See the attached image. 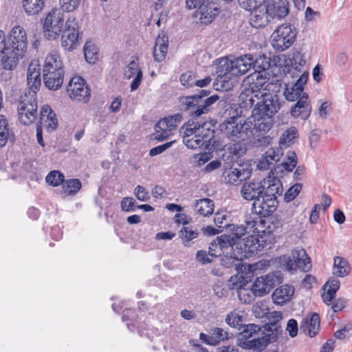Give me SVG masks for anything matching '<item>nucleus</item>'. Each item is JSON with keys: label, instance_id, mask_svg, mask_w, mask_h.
<instances>
[{"label": "nucleus", "instance_id": "a19ab883", "mask_svg": "<svg viewBox=\"0 0 352 352\" xmlns=\"http://www.w3.org/2000/svg\"><path fill=\"white\" fill-rule=\"evenodd\" d=\"M45 0H22V6L28 15L38 14L45 7Z\"/></svg>", "mask_w": 352, "mask_h": 352}, {"label": "nucleus", "instance_id": "5701e85b", "mask_svg": "<svg viewBox=\"0 0 352 352\" xmlns=\"http://www.w3.org/2000/svg\"><path fill=\"white\" fill-rule=\"evenodd\" d=\"M27 83L29 91L34 94L39 90L41 85V73L39 65L36 63H30L27 72Z\"/></svg>", "mask_w": 352, "mask_h": 352}, {"label": "nucleus", "instance_id": "4c0bfd02", "mask_svg": "<svg viewBox=\"0 0 352 352\" xmlns=\"http://www.w3.org/2000/svg\"><path fill=\"white\" fill-rule=\"evenodd\" d=\"M214 205L212 200L208 198L197 200L195 204V210L203 217H208L214 212Z\"/></svg>", "mask_w": 352, "mask_h": 352}, {"label": "nucleus", "instance_id": "b1692460", "mask_svg": "<svg viewBox=\"0 0 352 352\" xmlns=\"http://www.w3.org/2000/svg\"><path fill=\"white\" fill-rule=\"evenodd\" d=\"M252 11L250 23L256 28L266 26L272 19L265 5H261Z\"/></svg>", "mask_w": 352, "mask_h": 352}, {"label": "nucleus", "instance_id": "f03ea898", "mask_svg": "<svg viewBox=\"0 0 352 352\" xmlns=\"http://www.w3.org/2000/svg\"><path fill=\"white\" fill-rule=\"evenodd\" d=\"M254 64V56L246 54L234 59L222 58L217 69V84L221 85L223 89H231L235 82V78L245 74Z\"/></svg>", "mask_w": 352, "mask_h": 352}, {"label": "nucleus", "instance_id": "774afa93", "mask_svg": "<svg viewBox=\"0 0 352 352\" xmlns=\"http://www.w3.org/2000/svg\"><path fill=\"white\" fill-rule=\"evenodd\" d=\"M180 82L182 85L186 87H191L195 85V78L192 72H186L180 76Z\"/></svg>", "mask_w": 352, "mask_h": 352}, {"label": "nucleus", "instance_id": "9b49d317", "mask_svg": "<svg viewBox=\"0 0 352 352\" xmlns=\"http://www.w3.org/2000/svg\"><path fill=\"white\" fill-rule=\"evenodd\" d=\"M67 91L72 100L83 102H87L89 100L90 90L85 80L80 76H74L70 80Z\"/></svg>", "mask_w": 352, "mask_h": 352}, {"label": "nucleus", "instance_id": "c03bdc74", "mask_svg": "<svg viewBox=\"0 0 352 352\" xmlns=\"http://www.w3.org/2000/svg\"><path fill=\"white\" fill-rule=\"evenodd\" d=\"M221 253H228V250H233L236 245L235 239L230 235L223 234L214 240Z\"/></svg>", "mask_w": 352, "mask_h": 352}, {"label": "nucleus", "instance_id": "dca6fc26", "mask_svg": "<svg viewBox=\"0 0 352 352\" xmlns=\"http://www.w3.org/2000/svg\"><path fill=\"white\" fill-rule=\"evenodd\" d=\"M219 14V8L212 0L206 1L195 12V17L202 24H209Z\"/></svg>", "mask_w": 352, "mask_h": 352}, {"label": "nucleus", "instance_id": "ddd939ff", "mask_svg": "<svg viewBox=\"0 0 352 352\" xmlns=\"http://www.w3.org/2000/svg\"><path fill=\"white\" fill-rule=\"evenodd\" d=\"M308 78L309 72H303L295 83L286 85L284 91V96L286 100L294 102L300 100L305 96H308L304 91V86L306 85Z\"/></svg>", "mask_w": 352, "mask_h": 352}, {"label": "nucleus", "instance_id": "8fccbe9b", "mask_svg": "<svg viewBox=\"0 0 352 352\" xmlns=\"http://www.w3.org/2000/svg\"><path fill=\"white\" fill-rule=\"evenodd\" d=\"M63 184L64 192L67 195L76 194L82 186L80 181L78 179H68Z\"/></svg>", "mask_w": 352, "mask_h": 352}, {"label": "nucleus", "instance_id": "6e6d98bb", "mask_svg": "<svg viewBox=\"0 0 352 352\" xmlns=\"http://www.w3.org/2000/svg\"><path fill=\"white\" fill-rule=\"evenodd\" d=\"M297 164V156L294 151H289L282 162L281 166L283 168L289 172L293 170Z\"/></svg>", "mask_w": 352, "mask_h": 352}, {"label": "nucleus", "instance_id": "cd10ccee", "mask_svg": "<svg viewBox=\"0 0 352 352\" xmlns=\"http://www.w3.org/2000/svg\"><path fill=\"white\" fill-rule=\"evenodd\" d=\"M246 226L243 225H232L230 226L231 234L230 236H233L234 239H239L245 234H255L256 232V221H255L251 217H247L245 221Z\"/></svg>", "mask_w": 352, "mask_h": 352}, {"label": "nucleus", "instance_id": "c756f323", "mask_svg": "<svg viewBox=\"0 0 352 352\" xmlns=\"http://www.w3.org/2000/svg\"><path fill=\"white\" fill-rule=\"evenodd\" d=\"M292 256L298 269L305 272L311 270V259L304 248L301 247L294 248L292 252Z\"/></svg>", "mask_w": 352, "mask_h": 352}, {"label": "nucleus", "instance_id": "2f4dec72", "mask_svg": "<svg viewBox=\"0 0 352 352\" xmlns=\"http://www.w3.org/2000/svg\"><path fill=\"white\" fill-rule=\"evenodd\" d=\"M202 95L192 96H183L179 98V107L183 111H190L192 116L195 117L194 112L199 107L201 102V98L208 95L206 90H202Z\"/></svg>", "mask_w": 352, "mask_h": 352}, {"label": "nucleus", "instance_id": "79ce46f5", "mask_svg": "<svg viewBox=\"0 0 352 352\" xmlns=\"http://www.w3.org/2000/svg\"><path fill=\"white\" fill-rule=\"evenodd\" d=\"M270 335L264 334L262 336L246 340L244 346L249 349L262 351L270 343Z\"/></svg>", "mask_w": 352, "mask_h": 352}, {"label": "nucleus", "instance_id": "bf43d9fd", "mask_svg": "<svg viewBox=\"0 0 352 352\" xmlns=\"http://www.w3.org/2000/svg\"><path fill=\"white\" fill-rule=\"evenodd\" d=\"M46 182L53 186H57L64 182V175L58 170H52L46 176Z\"/></svg>", "mask_w": 352, "mask_h": 352}, {"label": "nucleus", "instance_id": "6ab92c4d", "mask_svg": "<svg viewBox=\"0 0 352 352\" xmlns=\"http://www.w3.org/2000/svg\"><path fill=\"white\" fill-rule=\"evenodd\" d=\"M265 6L272 19L284 18L289 13L287 0H266Z\"/></svg>", "mask_w": 352, "mask_h": 352}, {"label": "nucleus", "instance_id": "f8f14e48", "mask_svg": "<svg viewBox=\"0 0 352 352\" xmlns=\"http://www.w3.org/2000/svg\"><path fill=\"white\" fill-rule=\"evenodd\" d=\"M182 116L176 114L173 116L161 119L155 126V139L163 141L167 139L176 130L178 124L181 122Z\"/></svg>", "mask_w": 352, "mask_h": 352}, {"label": "nucleus", "instance_id": "3c124183", "mask_svg": "<svg viewBox=\"0 0 352 352\" xmlns=\"http://www.w3.org/2000/svg\"><path fill=\"white\" fill-rule=\"evenodd\" d=\"M214 221L215 225L224 228L230 226V214L226 210H220L214 213Z\"/></svg>", "mask_w": 352, "mask_h": 352}, {"label": "nucleus", "instance_id": "9d476101", "mask_svg": "<svg viewBox=\"0 0 352 352\" xmlns=\"http://www.w3.org/2000/svg\"><path fill=\"white\" fill-rule=\"evenodd\" d=\"M65 28L61 36V45L65 50L72 51L79 45V25L76 19L69 16L65 21Z\"/></svg>", "mask_w": 352, "mask_h": 352}, {"label": "nucleus", "instance_id": "ea45409f", "mask_svg": "<svg viewBox=\"0 0 352 352\" xmlns=\"http://www.w3.org/2000/svg\"><path fill=\"white\" fill-rule=\"evenodd\" d=\"M12 50L7 44L6 40V35L3 31L0 30V65L6 69H12L13 67H7V63L9 60V52Z\"/></svg>", "mask_w": 352, "mask_h": 352}, {"label": "nucleus", "instance_id": "7ed1b4c3", "mask_svg": "<svg viewBox=\"0 0 352 352\" xmlns=\"http://www.w3.org/2000/svg\"><path fill=\"white\" fill-rule=\"evenodd\" d=\"M260 98H262V100L252 110L251 117L253 118L256 131L265 133L272 127L273 118L280 109V102L276 94L264 93Z\"/></svg>", "mask_w": 352, "mask_h": 352}, {"label": "nucleus", "instance_id": "f257e3e1", "mask_svg": "<svg viewBox=\"0 0 352 352\" xmlns=\"http://www.w3.org/2000/svg\"><path fill=\"white\" fill-rule=\"evenodd\" d=\"M226 113L230 118L219 125V129L228 140L236 143L232 153L236 157L241 156L245 151L239 143L249 140L256 130L253 118L250 116L243 122H236V118L241 114V108L236 104H229Z\"/></svg>", "mask_w": 352, "mask_h": 352}, {"label": "nucleus", "instance_id": "5fc2aeb1", "mask_svg": "<svg viewBox=\"0 0 352 352\" xmlns=\"http://www.w3.org/2000/svg\"><path fill=\"white\" fill-rule=\"evenodd\" d=\"M179 236L185 246L189 245V242L198 236V232L191 227H184L179 231Z\"/></svg>", "mask_w": 352, "mask_h": 352}, {"label": "nucleus", "instance_id": "393cba45", "mask_svg": "<svg viewBox=\"0 0 352 352\" xmlns=\"http://www.w3.org/2000/svg\"><path fill=\"white\" fill-rule=\"evenodd\" d=\"M295 289L292 285L285 284L277 287L272 293L273 302L279 305H283L289 301L294 294Z\"/></svg>", "mask_w": 352, "mask_h": 352}, {"label": "nucleus", "instance_id": "4d7b16f0", "mask_svg": "<svg viewBox=\"0 0 352 352\" xmlns=\"http://www.w3.org/2000/svg\"><path fill=\"white\" fill-rule=\"evenodd\" d=\"M82 0H59L60 10L65 12H73L80 6Z\"/></svg>", "mask_w": 352, "mask_h": 352}, {"label": "nucleus", "instance_id": "2eb2a0df", "mask_svg": "<svg viewBox=\"0 0 352 352\" xmlns=\"http://www.w3.org/2000/svg\"><path fill=\"white\" fill-rule=\"evenodd\" d=\"M277 206V200L274 195L263 193L259 199L253 202L252 208L255 212L263 216L270 215Z\"/></svg>", "mask_w": 352, "mask_h": 352}, {"label": "nucleus", "instance_id": "4468645a", "mask_svg": "<svg viewBox=\"0 0 352 352\" xmlns=\"http://www.w3.org/2000/svg\"><path fill=\"white\" fill-rule=\"evenodd\" d=\"M279 281L278 274L270 273L257 278L252 285V289L256 296L261 297L268 294Z\"/></svg>", "mask_w": 352, "mask_h": 352}, {"label": "nucleus", "instance_id": "412c9836", "mask_svg": "<svg viewBox=\"0 0 352 352\" xmlns=\"http://www.w3.org/2000/svg\"><path fill=\"white\" fill-rule=\"evenodd\" d=\"M292 106L290 109V114L294 118L307 120L311 113V105L309 96H305Z\"/></svg>", "mask_w": 352, "mask_h": 352}, {"label": "nucleus", "instance_id": "473e14b6", "mask_svg": "<svg viewBox=\"0 0 352 352\" xmlns=\"http://www.w3.org/2000/svg\"><path fill=\"white\" fill-rule=\"evenodd\" d=\"M320 326V316L316 313L307 316L301 322L300 327L307 330L306 333L311 338L315 337L319 332Z\"/></svg>", "mask_w": 352, "mask_h": 352}, {"label": "nucleus", "instance_id": "20e7f679", "mask_svg": "<svg viewBox=\"0 0 352 352\" xmlns=\"http://www.w3.org/2000/svg\"><path fill=\"white\" fill-rule=\"evenodd\" d=\"M183 142L189 148L207 146L213 137V130L210 124L204 122L201 125L192 123L182 126Z\"/></svg>", "mask_w": 352, "mask_h": 352}, {"label": "nucleus", "instance_id": "f3484780", "mask_svg": "<svg viewBox=\"0 0 352 352\" xmlns=\"http://www.w3.org/2000/svg\"><path fill=\"white\" fill-rule=\"evenodd\" d=\"M265 186L262 182L251 181L245 182L241 189L242 197L248 201H254L259 199L264 193Z\"/></svg>", "mask_w": 352, "mask_h": 352}, {"label": "nucleus", "instance_id": "a18cd8bd", "mask_svg": "<svg viewBox=\"0 0 352 352\" xmlns=\"http://www.w3.org/2000/svg\"><path fill=\"white\" fill-rule=\"evenodd\" d=\"M298 138V131L296 127L291 126L284 131L279 140V145L282 146H287L294 143V140Z\"/></svg>", "mask_w": 352, "mask_h": 352}, {"label": "nucleus", "instance_id": "c9c22d12", "mask_svg": "<svg viewBox=\"0 0 352 352\" xmlns=\"http://www.w3.org/2000/svg\"><path fill=\"white\" fill-rule=\"evenodd\" d=\"M351 265L349 261L342 256H335L332 267V274L336 277L344 278L347 276L351 272Z\"/></svg>", "mask_w": 352, "mask_h": 352}, {"label": "nucleus", "instance_id": "13d9d810", "mask_svg": "<svg viewBox=\"0 0 352 352\" xmlns=\"http://www.w3.org/2000/svg\"><path fill=\"white\" fill-rule=\"evenodd\" d=\"M270 63L266 56H259L257 58H254L253 68L254 72H261L269 69Z\"/></svg>", "mask_w": 352, "mask_h": 352}, {"label": "nucleus", "instance_id": "37998d69", "mask_svg": "<svg viewBox=\"0 0 352 352\" xmlns=\"http://www.w3.org/2000/svg\"><path fill=\"white\" fill-rule=\"evenodd\" d=\"M255 94L252 89H250L243 83V90L239 96V100L241 102V107L243 108L251 107L254 102Z\"/></svg>", "mask_w": 352, "mask_h": 352}, {"label": "nucleus", "instance_id": "0e129e2a", "mask_svg": "<svg viewBox=\"0 0 352 352\" xmlns=\"http://www.w3.org/2000/svg\"><path fill=\"white\" fill-rule=\"evenodd\" d=\"M302 186L300 183H296L291 186L285 193L284 199L287 202L294 200L300 193Z\"/></svg>", "mask_w": 352, "mask_h": 352}, {"label": "nucleus", "instance_id": "052dcab7", "mask_svg": "<svg viewBox=\"0 0 352 352\" xmlns=\"http://www.w3.org/2000/svg\"><path fill=\"white\" fill-rule=\"evenodd\" d=\"M256 296L252 289H248L243 287L238 290V298L241 302L245 304L251 303Z\"/></svg>", "mask_w": 352, "mask_h": 352}, {"label": "nucleus", "instance_id": "f704fd0d", "mask_svg": "<svg viewBox=\"0 0 352 352\" xmlns=\"http://www.w3.org/2000/svg\"><path fill=\"white\" fill-rule=\"evenodd\" d=\"M64 70L43 73L45 85L51 90H56L63 82Z\"/></svg>", "mask_w": 352, "mask_h": 352}, {"label": "nucleus", "instance_id": "de8ad7c7", "mask_svg": "<svg viewBox=\"0 0 352 352\" xmlns=\"http://www.w3.org/2000/svg\"><path fill=\"white\" fill-rule=\"evenodd\" d=\"M218 99L219 96L217 95L208 97L204 101L201 99L199 107H197V109L194 112L195 118L199 117L201 115L206 113L209 111V107L214 104Z\"/></svg>", "mask_w": 352, "mask_h": 352}, {"label": "nucleus", "instance_id": "423d86ee", "mask_svg": "<svg viewBox=\"0 0 352 352\" xmlns=\"http://www.w3.org/2000/svg\"><path fill=\"white\" fill-rule=\"evenodd\" d=\"M42 23L44 36L49 41L56 40L65 26V14L60 8H54L45 15Z\"/></svg>", "mask_w": 352, "mask_h": 352}, {"label": "nucleus", "instance_id": "6e6552de", "mask_svg": "<svg viewBox=\"0 0 352 352\" xmlns=\"http://www.w3.org/2000/svg\"><path fill=\"white\" fill-rule=\"evenodd\" d=\"M296 32L291 24H283L274 31L271 36V44L274 49L283 52L288 49L295 41Z\"/></svg>", "mask_w": 352, "mask_h": 352}, {"label": "nucleus", "instance_id": "72a5a7b5", "mask_svg": "<svg viewBox=\"0 0 352 352\" xmlns=\"http://www.w3.org/2000/svg\"><path fill=\"white\" fill-rule=\"evenodd\" d=\"M59 70H64L62 59L58 52L52 51L45 58L43 65V73Z\"/></svg>", "mask_w": 352, "mask_h": 352}, {"label": "nucleus", "instance_id": "58836bf2", "mask_svg": "<svg viewBox=\"0 0 352 352\" xmlns=\"http://www.w3.org/2000/svg\"><path fill=\"white\" fill-rule=\"evenodd\" d=\"M245 316L244 310L236 309L228 314L226 322L230 327L240 328L245 319Z\"/></svg>", "mask_w": 352, "mask_h": 352}, {"label": "nucleus", "instance_id": "7c9ffc66", "mask_svg": "<svg viewBox=\"0 0 352 352\" xmlns=\"http://www.w3.org/2000/svg\"><path fill=\"white\" fill-rule=\"evenodd\" d=\"M234 265L237 267V274L230 277L229 285L232 289L239 290L240 288H243V285L248 283L252 276L248 270L244 271L242 269V264L237 265L235 263Z\"/></svg>", "mask_w": 352, "mask_h": 352}, {"label": "nucleus", "instance_id": "c85d7f7f", "mask_svg": "<svg viewBox=\"0 0 352 352\" xmlns=\"http://www.w3.org/2000/svg\"><path fill=\"white\" fill-rule=\"evenodd\" d=\"M168 46V37L164 33L158 35L155 40V44L153 48V57L155 61H162L167 54Z\"/></svg>", "mask_w": 352, "mask_h": 352}, {"label": "nucleus", "instance_id": "69168bd1", "mask_svg": "<svg viewBox=\"0 0 352 352\" xmlns=\"http://www.w3.org/2000/svg\"><path fill=\"white\" fill-rule=\"evenodd\" d=\"M283 155V151L280 145L278 147L269 148L264 154L265 157L268 158L273 163L279 161Z\"/></svg>", "mask_w": 352, "mask_h": 352}, {"label": "nucleus", "instance_id": "49530a36", "mask_svg": "<svg viewBox=\"0 0 352 352\" xmlns=\"http://www.w3.org/2000/svg\"><path fill=\"white\" fill-rule=\"evenodd\" d=\"M269 266L270 261L262 259L258 262L252 264L243 263L242 264V269L244 271L248 270L250 272L251 276H253L254 273L265 270Z\"/></svg>", "mask_w": 352, "mask_h": 352}, {"label": "nucleus", "instance_id": "1a4fd4ad", "mask_svg": "<svg viewBox=\"0 0 352 352\" xmlns=\"http://www.w3.org/2000/svg\"><path fill=\"white\" fill-rule=\"evenodd\" d=\"M248 237L243 240V245H240L241 252H233L230 256V258H228V256L225 258H223V265L226 267H230L234 261H239L247 257L251 254L258 253L261 251V245L259 243V239L254 236V234L250 233Z\"/></svg>", "mask_w": 352, "mask_h": 352}, {"label": "nucleus", "instance_id": "4be33fe9", "mask_svg": "<svg viewBox=\"0 0 352 352\" xmlns=\"http://www.w3.org/2000/svg\"><path fill=\"white\" fill-rule=\"evenodd\" d=\"M267 77L261 72H254L246 78L244 84L254 91L256 98H259L262 94L266 93L262 90L263 85L267 82Z\"/></svg>", "mask_w": 352, "mask_h": 352}, {"label": "nucleus", "instance_id": "39448f33", "mask_svg": "<svg viewBox=\"0 0 352 352\" xmlns=\"http://www.w3.org/2000/svg\"><path fill=\"white\" fill-rule=\"evenodd\" d=\"M9 47L12 52H9L7 67H14L19 58H21L27 49V36L25 30L16 25L14 27L9 34Z\"/></svg>", "mask_w": 352, "mask_h": 352}, {"label": "nucleus", "instance_id": "603ef678", "mask_svg": "<svg viewBox=\"0 0 352 352\" xmlns=\"http://www.w3.org/2000/svg\"><path fill=\"white\" fill-rule=\"evenodd\" d=\"M167 0H157L155 2V9L156 11L160 10L159 19L157 21V25L160 26L162 22H165L167 19L168 14V8L166 7Z\"/></svg>", "mask_w": 352, "mask_h": 352}, {"label": "nucleus", "instance_id": "09e8293b", "mask_svg": "<svg viewBox=\"0 0 352 352\" xmlns=\"http://www.w3.org/2000/svg\"><path fill=\"white\" fill-rule=\"evenodd\" d=\"M85 58L89 63H94L98 59V50L91 42H87L84 46Z\"/></svg>", "mask_w": 352, "mask_h": 352}, {"label": "nucleus", "instance_id": "e2e57ef3", "mask_svg": "<svg viewBox=\"0 0 352 352\" xmlns=\"http://www.w3.org/2000/svg\"><path fill=\"white\" fill-rule=\"evenodd\" d=\"M252 312L256 318H263L269 314V309L265 302L259 301L254 305Z\"/></svg>", "mask_w": 352, "mask_h": 352}, {"label": "nucleus", "instance_id": "0eeeda50", "mask_svg": "<svg viewBox=\"0 0 352 352\" xmlns=\"http://www.w3.org/2000/svg\"><path fill=\"white\" fill-rule=\"evenodd\" d=\"M38 104L36 96L34 94H25L21 98L17 107L18 118L20 122L24 125L33 123L38 116Z\"/></svg>", "mask_w": 352, "mask_h": 352}, {"label": "nucleus", "instance_id": "e433bc0d", "mask_svg": "<svg viewBox=\"0 0 352 352\" xmlns=\"http://www.w3.org/2000/svg\"><path fill=\"white\" fill-rule=\"evenodd\" d=\"M286 66H290L299 74L296 75H300L303 72H306L304 69V66L306 63L304 55L299 51H294L292 57L289 58V60H286Z\"/></svg>", "mask_w": 352, "mask_h": 352}, {"label": "nucleus", "instance_id": "a211bd4d", "mask_svg": "<svg viewBox=\"0 0 352 352\" xmlns=\"http://www.w3.org/2000/svg\"><path fill=\"white\" fill-rule=\"evenodd\" d=\"M124 76L126 79L133 78L130 86L131 91L137 90L141 84L143 77L138 59L130 61L124 69Z\"/></svg>", "mask_w": 352, "mask_h": 352}, {"label": "nucleus", "instance_id": "bb28decb", "mask_svg": "<svg viewBox=\"0 0 352 352\" xmlns=\"http://www.w3.org/2000/svg\"><path fill=\"white\" fill-rule=\"evenodd\" d=\"M199 338L201 341L208 345L216 346L219 344L221 341L228 340L229 338V335L224 329L219 327H214L210 330V335L201 333L199 334Z\"/></svg>", "mask_w": 352, "mask_h": 352}, {"label": "nucleus", "instance_id": "a878e982", "mask_svg": "<svg viewBox=\"0 0 352 352\" xmlns=\"http://www.w3.org/2000/svg\"><path fill=\"white\" fill-rule=\"evenodd\" d=\"M39 125L49 131L56 129L58 120L56 113L49 105H44L41 109Z\"/></svg>", "mask_w": 352, "mask_h": 352}, {"label": "nucleus", "instance_id": "338daca9", "mask_svg": "<svg viewBox=\"0 0 352 352\" xmlns=\"http://www.w3.org/2000/svg\"><path fill=\"white\" fill-rule=\"evenodd\" d=\"M264 0H239L240 6L248 11H252L254 9L261 6Z\"/></svg>", "mask_w": 352, "mask_h": 352}, {"label": "nucleus", "instance_id": "aec40b11", "mask_svg": "<svg viewBox=\"0 0 352 352\" xmlns=\"http://www.w3.org/2000/svg\"><path fill=\"white\" fill-rule=\"evenodd\" d=\"M250 176V170L242 166H239L237 168H232L224 173L225 182L232 185H238Z\"/></svg>", "mask_w": 352, "mask_h": 352}, {"label": "nucleus", "instance_id": "680f3d73", "mask_svg": "<svg viewBox=\"0 0 352 352\" xmlns=\"http://www.w3.org/2000/svg\"><path fill=\"white\" fill-rule=\"evenodd\" d=\"M261 331V327L254 324H248L245 325L241 335L243 338L249 340L250 338L257 335Z\"/></svg>", "mask_w": 352, "mask_h": 352}, {"label": "nucleus", "instance_id": "864d4df0", "mask_svg": "<svg viewBox=\"0 0 352 352\" xmlns=\"http://www.w3.org/2000/svg\"><path fill=\"white\" fill-rule=\"evenodd\" d=\"M10 137V131L7 120L3 116H0V146H5Z\"/></svg>", "mask_w": 352, "mask_h": 352}]
</instances>
